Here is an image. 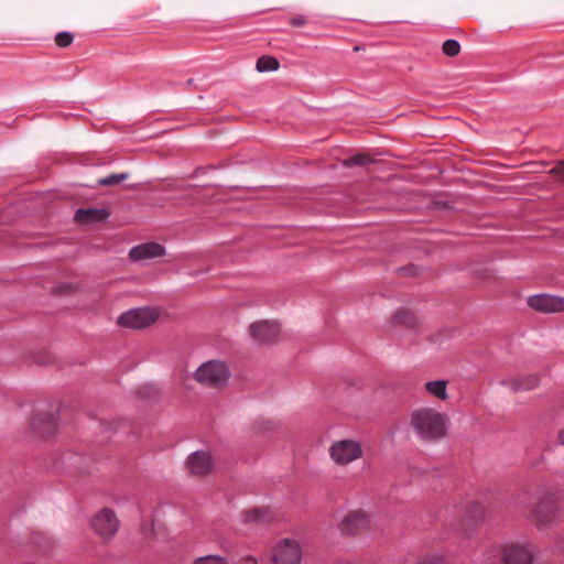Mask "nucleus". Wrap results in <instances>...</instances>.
Masks as SVG:
<instances>
[{
  "label": "nucleus",
  "mask_w": 564,
  "mask_h": 564,
  "mask_svg": "<svg viewBox=\"0 0 564 564\" xmlns=\"http://www.w3.org/2000/svg\"><path fill=\"white\" fill-rule=\"evenodd\" d=\"M448 417L431 406H420L410 414V427L417 438L435 442L446 436Z\"/></svg>",
  "instance_id": "nucleus-1"
},
{
  "label": "nucleus",
  "mask_w": 564,
  "mask_h": 564,
  "mask_svg": "<svg viewBox=\"0 0 564 564\" xmlns=\"http://www.w3.org/2000/svg\"><path fill=\"white\" fill-rule=\"evenodd\" d=\"M561 517L558 497L552 490H543L536 500L531 503L529 520L539 530H546L557 523Z\"/></svg>",
  "instance_id": "nucleus-2"
},
{
  "label": "nucleus",
  "mask_w": 564,
  "mask_h": 564,
  "mask_svg": "<svg viewBox=\"0 0 564 564\" xmlns=\"http://www.w3.org/2000/svg\"><path fill=\"white\" fill-rule=\"evenodd\" d=\"M230 377L227 365L218 360H209L198 367L194 373V379L210 389L224 388Z\"/></svg>",
  "instance_id": "nucleus-3"
},
{
  "label": "nucleus",
  "mask_w": 564,
  "mask_h": 564,
  "mask_svg": "<svg viewBox=\"0 0 564 564\" xmlns=\"http://www.w3.org/2000/svg\"><path fill=\"white\" fill-rule=\"evenodd\" d=\"M328 455L335 465L345 467L364 456V447L354 438L337 440L329 446Z\"/></svg>",
  "instance_id": "nucleus-4"
},
{
  "label": "nucleus",
  "mask_w": 564,
  "mask_h": 564,
  "mask_svg": "<svg viewBox=\"0 0 564 564\" xmlns=\"http://www.w3.org/2000/svg\"><path fill=\"white\" fill-rule=\"evenodd\" d=\"M500 555L503 564H531L533 561L532 552L524 545L507 544L502 547L495 546L488 551V564H496L497 556Z\"/></svg>",
  "instance_id": "nucleus-5"
},
{
  "label": "nucleus",
  "mask_w": 564,
  "mask_h": 564,
  "mask_svg": "<svg viewBox=\"0 0 564 564\" xmlns=\"http://www.w3.org/2000/svg\"><path fill=\"white\" fill-rule=\"evenodd\" d=\"M160 317L155 307L132 308L118 317V325L130 329H141L153 325Z\"/></svg>",
  "instance_id": "nucleus-6"
},
{
  "label": "nucleus",
  "mask_w": 564,
  "mask_h": 564,
  "mask_svg": "<svg viewBox=\"0 0 564 564\" xmlns=\"http://www.w3.org/2000/svg\"><path fill=\"white\" fill-rule=\"evenodd\" d=\"M119 520L113 510L104 508L90 519L91 530L102 540L109 541L119 530Z\"/></svg>",
  "instance_id": "nucleus-7"
},
{
  "label": "nucleus",
  "mask_w": 564,
  "mask_h": 564,
  "mask_svg": "<svg viewBox=\"0 0 564 564\" xmlns=\"http://www.w3.org/2000/svg\"><path fill=\"white\" fill-rule=\"evenodd\" d=\"M57 422L52 406L37 409L30 422V432L34 437L46 438L56 431Z\"/></svg>",
  "instance_id": "nucleus-8"
},
{
  "label": "nucleus",
  "mask_w": 564,
  "mask_h": 564,
  "mask_svg": "<svg viewBox=\"0 0 564 564\" xmlns=\"http://www.w3.org/2000/svg\"><path fill=\"white\" fill-rule=\"evenodd\" d=\"M486 517L487 511L481 503L476 501L469 502L465 507V511L459 523L464 538L470 539L477 531L478 527L486 521Z\"/></svg>",
  "instance_id": "nucleus-9"
},
{
  "label": "nucleus",
  "mask_w": 564,
  "mask_h": 564,
  "mask_svg": "<svg viewBox=\"0 0 564 564\" xmlns=\"http://www.w3.org/2000/svg\"><path fill=\"white\" fill-rule=\"evenodd\" d=\"M371 525V514L364 509L348 511L341 519L338 529L345 535H357Z\"/></svg>",
  "instance_id": "nucleus-10"
},
{
  "label": "nucleus",
  "mask_w": 564,
  "mask_h": 564,
  "mask_svg": "<svg viewBox=\"0 0 564 564\" xmlns=\"http://www.w3.org/2000/svg\"><path fill=\"white\" fill-rule=\"evenodd\" d=\"M301 561L302 550L296 541L284 539L274 546L273 564H300Z\"/></svg>",
  "instance_id": "nucleus-11"
},
{
  "label": "nucleus",
  "mask_w": 564,
  "mask_h": 564,
  "mask_svg": "<svg viewBox=\"0 0 564 564\" xmlns=\"http://www.w3.org/2000/svg\"><path fill=\"white\" fill-rule=\"evenodd\" d=\"M213 458L208 452L197 451L186 459V469L191 476L205 477L213 470Z\"/></svg>",
  "instance_id": "nucleus-12"
},
{
  "label": "nucleus",
  "mask_w": 564,
  "mask_h": 564,
  "mask_svg": "<svg viewBox=\"0 0 564 564\" xmlns=\"http://www.w3.org/2000/svg\"><path fill=\"white\" fill-rule=\"evenodd\" d=\"M280 333V327L276 323L260 321L254 322L249 327L251 338L260 344L273 343Z\"/></svg>",
  "instance_id": "nucleus-13"
},
{
  "label": "nucleus",
  "mask_w": 564,
  "mask_h": 564,
  "mask_svg": "<svg viewBox=\"0 0 564 564\" xmlns=\"http://www.w3.org/2000/svg\"><path fill=\"white\" fill-rule=\"evenodd\" d=\"M500 383L513 392L530 391L540 386V377L538 373L507 376L501 379Z\"/></svg>",
  "instance_id": "nucleus-14"
},
{
  "label": "nucleus",
  "mask_w": 564,
  "mask_h": 564,
  "mask_svg": "<svg viewBox=\"0 0 564 564\" xmlns=\"http://www.w3.org/2000/svg\"><path fill=\"white\" fill-rule=\"evenodd\" d=\"M531 308L541 313H557L564 311V299L547 294L534 295L528 300Z\"/></svg>",
  "instance_id": "nucleus-15"
},
{
  "label": "nucleus",
  "mask_w": 564,
  "mask_h": 564,
  "mask_svg": "<svg viewBox=\"0 0 564 564\" xmlns=\"http://www.w3.org/2000/svg\"><path fill=\"white\" fill-rule=\"evenodd\" d=\"M129 254L134 261L152 259L163 256L164 248L159 243L148 242L133 247Z\"/></svg>",
  "instance_id": "nucleus-16"
},
{
  "label": "nucleus",
  "mask_w": 564,
  "mask_h": 564,
  "mask_svg": "<svg viewBox=\"0 0 564 564\" xmlns=\"http://www.w3.org/2000/svg\"><path fill=\"white\" fill-rule=\"evenodd\" d=\"M240 520L245 524L260 525L273 520V514L268 508H252L240 513Z\"/></svg>",
  "instance_id": "nucleus-17"
},
{
  "label": "nucleus",
  "mask_w": 564,
  "mask_h": 564,
  "mask_svg": "<svg viewBox=\"0 0 564 564\" xmlns=\"http://www.w3.org/2000/svg\"><path fill=\"white\" fill-rule=\"evenodd\" d=\"M390 325L392 327L415 329L420 326V321L413 312L406 308H400L391 316Z\"/></svg>",
  "instance_id": "nucleus-18"
},
{
  "label": "nucleus",
  "mask_w": 564,
  "mask_h": 564,
  "mask_svg": "<svg viewBox=\"0 0 564 564\" xmlns=\"http://www.w3.org/2000/svg\"><path fill=\"white\" fill-rule=\"evenodd\" d=\"M109 216L106 209L80 208L75 214V220L80 224H94L105 220Z\"/></svg>",
  "instance_id": "nucleus-19"
},
{
  "label": "nucleus",
  "mask_w": 564,
  "mask_h": 564,
  "mask_svg": "<svg viewBox=\"0 0 564 564\" xmlns=\"http://www.w3.org/2000/svg\"><path fill=\"white\" fill-rule=\"evenodd\" d=\"M424 389L430 395L435 397L438 400L445 401L448 398L446 390L447 381L445 380L429 381L424 384Z\"/></svg>",
  "instance_id": "nucleus-20"
},
{
  "label": "nucleus",
  "mask_w": 564,
  "mask_h": 564,
  "mask_svg": "<svg viewBox=\"0 0 564 564\" xmlns=\"http://www.w3.org/2000/svg\"><path fill=\"white\" fill-rule=\"evenodd\" d=\"M453 335V329L449 327H442L429 334L426 340L433 345H440L448 340Z\"/></svg>",
  "instance_id": "nucleus-21"
},
{
  "label": "nucleus",
  "mask_w": 564,
  "mask_h": 564,
  "mask_svg": "<svg viewBox=\"0 0 564 564\" xmlns=\"http://www.w3.org/2000/svg\"><path fill=\"white\" fill-rule=\"evenodd\" d=\"M280 66L279 61L272 56H262L257 61L256 68L258 72H271L276 70Z\"/></svg>",
  "instance_id": "nucleus-22"
},
{
  "label": "nucleus",
  "mask_w": 564,
  "mask_h": 564,
  "mask_svg": "<svg viewBox=\"0 0 564 564\" xmlns=\"http://www.w3.org/2000/svg\"><path fill=\"white\" fill-rule=\"evenodd\" d=\"M193 564H229L226 557L216 554H209L197 557L193 561Z\"/></svg>",
  "instance_id": "nucleus-23"
},
{
  "label": "nucleus",
  "mask_w": 564,
  "mask_h": 564,
  "mask_svg": "<svg viewBox=\"0 0 564 564\" xmlns=\"http://www.w3.org/2000/svg\"><path fill=\"white\" fill-rule=\"evenodd\" d=\"M373 160L367 155V154H356L349 159H346L344 161V165L346 167H351V166H355V165H367L368 163H371Z\"/></svg>",
  "instance_id": "nucleus-24"
},
{
  "label": "nucleus",
  "mask_w": 564,
  "mask_h": 564,
  "mask_svg": "<svg viewBox=\"0 0 564 564\" xmlns=\"http://www.w3.org/2000/svg\"><path fill=\"white\" fill-rule=\"evenodd\" d=\"M128 177V173L111 174L107 177L99 178L98 184L101 186L117 185L120 182L126 181Z\"/></svg>",
  "instance_id": "nucleus-25"
},
{
  "label": "nucleus",
  "mask_w": 564,
  "mask_h": 564,
  "mask_svg": "<svg viewBox=\"0 0 564 564\" xmlns=\"http://www.w3.org/2000/svg\"><path fill=\"white\" fill-rule=\"evenodd\" d=\"M442 51L449 57L457 56L460 52V44L456 40H446L442 45Z\"/></svg>",
  "instance_id": "nucleus-26"
},
{
  "label": "nucleus",
  "mask_w": 564,
  "mask_h": 564,
  "mask_svg": "<svg viewBox=\"0 0 564 564\" xmlns=\"http://www.w3.org/2000/svg\"><path fill=\"white\" fill-rule=\"evenodd\" d=\"M141 531L145 539L160 540V532L155 527L154 522L142 524Z\"/></svg>",
  "instance_id": "nucleus-27"
},
{
  "label": "nucleus",
  "mask_w": 564,
  "mask_h": 564,
  "mask_svg": "<svg viewBox=\"0 0 564 564\" xmlns=\"http://www.w3.org/2000/svg\"><path fill=\"white\" fill-rule=\"evenodd\" d=\"M74 41V36L69 32H59L55 36V43L59 47H68Z\"/></svg>",
  "instance_id": "nucleus-28"
},
{
  "label": "nucleus",
  "mask_w": 564,
  "mask_h": 564,
  "mask_svg": "<svg viewBox=\"0 0 564 564\" xmlns=\"http://www.w3.org/2000/svg\"><path fill=\"white\" fill-rule=\"evenodd\" d=\"M416 564H445L444 557L440 554H427L421 557Z\"/></svg>",
  "instance_id": "nucleus-29"
},
{
  "label": "nucleus",
  "mask_w": 564,
  "mask_h": 564,
  "mask_svg": "<svg viewBox=\"0 0 564 564\" xmlns=\"http://www.w3.org/2000/svg\"><path fill=\"white\" fill-rule=\"evenodd\" d=\"M560 180H564V161L557 162L549 172Z\"/></svg>",
  "instance_id": "nucleus-30"
},
{
  "label": "nucleus",
  "mask_w": 564,
  "mask_h": 564,
  "mask_svg": "<svg viewBox=\"0 0 564 564\" xmlns=\"http://www.w3.org/2000/svg\"><path fill=\"white\" fill-rule=\"evenodd\" d=\"M290 23L293 25V26H296V28H300V26H303L307 23L306 19L304 17H294L290 20Z\"/></svg>",
  "instance_id": "nucleus-31"
},
{
  "label": "nucleus",
  "mask_w": 564,
  "mask_h": 564,
  "mask_svg": "<svg viewBox=\"0 0 564 564\" xmlns=\"http://www.w3.org/2000/svg\"><path fill=\"white\" fill-rule=\"evenodd\" d=\"M557 440L561 445H564V427L558 431Z\"/></svg>",
  "instance_id": "nucleus-32"
},
{
  "label": "nucleus",
  "mask_w": 564,
  "mask_h": 564,
  "mask_svg": "<svg viewBox=\"0 0 564 564\" xmlns=\"http://www.w3.org/2000/svg\"><path fill=\"white\" fill-rule=\"evenodd\" d=\"M264 427L263 429H260L261 431H268L271 429V426L273 425L272 422L268 421V422H264Z\"/></svg>",
  "instance_id": "nucleus-33"
},
{
  "label": "nucleus",
  "mask_w": 564,
  "mask_h": 564,
  "mask_svg": "<svg viewBox=\"0 0 564 564\" xmlns=\"http://www.w3.org/2000/svg\"><path fill=\"white\" fill-rule=\"evenodd\" d=\"M72 286L70 285H64V286H61L58 289V292H65L66 290H69Z\"/></svg>",
  "instance_id": "nucleus-34"
},
{
  "label": "nucleus",
  "mask_w": 564,
  "mask_h": 564,
  "mask_svg": "<svg viewBox=\"0 0 564 564\" xmlns=\"http://www.w3.org/2000/svg\"><path fill=\"white\" fill-rule=\"evenodd\" d=\"M247 561L250 564H257V558H254V557H248Z\"/></svg>",
  "instance_id": "nucleus-35"
},
{
  "label": "nucleus",
  "mask_w": 564,
  "mask_h": 564,
  "mask_svg": "<svg viewBox=\"0 0 564 564\" xmlns=\"http://www.w3.org/2000/svg\"><path fill=\"white\" fill-rule=\"evenodd\" d=\"M334 564H354V563L350 561H337Z\"/></svg>",
  "instance_id": "nucleus-36"
}]
</instances>
